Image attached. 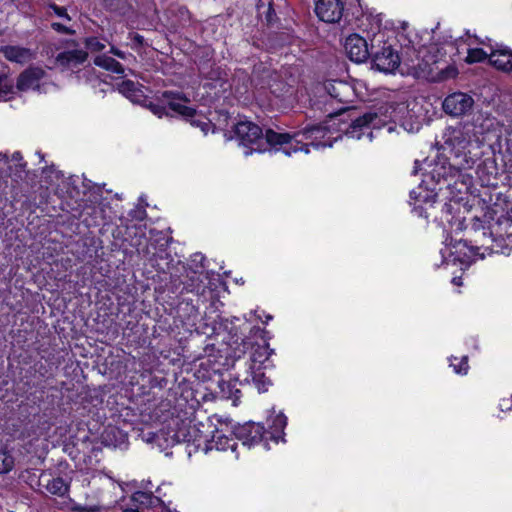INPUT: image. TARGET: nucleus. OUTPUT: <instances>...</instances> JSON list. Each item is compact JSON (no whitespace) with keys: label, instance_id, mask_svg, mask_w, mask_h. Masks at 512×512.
I'll use <instances>...</instances> for the list:
<instances>
[{"label":"nucleus","instance_id":"1","mask_svg":"<svg viewBox=\"0 0 512 512\" xmlns=\"http://www.w3.org/2000/svg\"><path fill=\"white\" fill-rule=\"evenodd\" d=\"M443 149L449 154V174L444 172V180L447 186L451 185V180L456 177L465 178L461 174L462 170L471 169L475 163L472 150L479 148L480 141L473 132L471 125L448 127L443 134Z\"/></svg>","mask_w":512,"mask_h":512},{"label":"nucleus","instance_id":"2","mask_svg":"<svg viewBox=\"0 0 512 512\" xmlns=\"http://www.w3.org/2000/svg\"><path fill=\"white\" fill-rule=\"evenodd\" d=\"M235 135L240 145L245 148L243 151L245 156L253 152H263L266 150V146H280L276 151L281 150L287 156H290L292 152L296 153L299 151L309 153V145L301 144L300 141L294 140L290 134L268 129L265 135H263L262 129L250 121L237 123Z\"/></svg>","mask_w":512,"mask_h":512},{"label":"nucleus","instance_id":"3","mask_svg":"<svg viewBox=\"0 0 512 512\" xmlns=\"http://www.w3.org/2000/svg\"><path fill=\"white\" fill-rule=\"evenodd\" d=\"M386 113L387 110L385 113L368 112L363 116L356 118L352 121L346 131L347 137L360 140L366 136L369 141H372L373 130L381 129L388 125L395 117V109H393L389 115Z\"/></svg>","mask_w":512,"mask_h":512},{"label":"nucleus","instance_id":"4","mask_svg":"<svg viewBox=\"0 0 512 512\" xmlns=\"http://www.w3.org/2000/svg\"><path fill=\"white\" fill-rule=\"evenodd\" d=\"M204 424L185 423L182 422L180 426V439L182 442L192 444L195 447L194 451H202L208 453L212 450L209 444V433L204 431Z\"/></svg>","mask_w":512,"mask_h":512},{"label":"nucleus","instance_id":"5","mask_svg":"<svg viewBox=\"0 0 512 512\" xmlns=\"http://www.w3.org/2000/svg\"><path fill=\"white\" fill-rule=\"evenodd\" d=\"M235 436L242 441L244 446L249 448L261 441L267 442L268 440L264 426L254 422L237 427L235 429ZM265 447L268 448L267 443H265Z\"/></svg>","mask_w":512,"mask_h":512},{"label":"nucleus","instance_id":"6","mask_svg":"<svg viewBox=\"0 0 512 512\" xmlns=\"http://www.w3.org/2000/svg\"><path fill=\"white\" fill-rule=\"evenodd\" d=\"M474 100L466 93L456 92L448 95L443 101L444 111L451 116L465 115L472 109Z\"/></svg>","mask_w":512,"mask_h":512},{"label":"nucleus","instance_id":"7","mask_svg":"<svg viewBox=\"0 0 512 512\" xmlns=\"http://www.w3.org/2000/svg\"><path fill=\"white\" fill-rule=\"evenodd\" d=\"M344 5L340 0H319L315 5L318 18L327 23L338 22L343 15Z\"/></svg>","mask_w":512,"mask_h":512},{"label":"nucleus","instance_id":"8","mask_svg":"<svg viewBox=\"0 0 512 512\" xmlns=\"http://www.w3.org/2000/svg\"><path fill=\"white\" fill-rule=\"evenodd\" d=\"M344 47L350 60L356 63L364 62L369 57L367 41L358 34L348 36Z\"/></svg>","mask_w":512,"mask_h":512},{"label":"nucleus","instance_id":"9","mask_svg":"<svg viewBox=\"0 0 512 512\" xmlns=\"http://www.w3.org/2000/svg\"><path fill=\"white\" fill-rule=\"evenodd\" d=\"M45 71L38 67H31L22 72L17 81V89L20 91L40 90L44 85Z\"/></svg>","mask_w":512,"mask_h":512},{"label":"nucleus","instance_id":"10","mask_svg":"<svg viewBox=\"0 0 512 512\" xmlns=\"http://www.w3.org/2000/svg\"><path fill=\"white\" fill-rule=\"evenodd\" d=\"M180 437V426H178L176 430L174 428H167L161 429L156 433H148L146 441L153 442L158 447L164 449L181 443Z\"/></svg>","mask_w":512,"mask_h":512},{"label":"nucleus","instance_id":"11","mask_svg":"<svg viewBox=\"0 0 512 512\" xmlns=\"http://www.w3.org/2000/svg\"><path fill=\"white\" fill-rule=\"evenodd\" d=\"M323 89L331 98L336 99L341 103L349 102L350 97L353 95L352 87L344 81H326L323 84Z\"/></svg>","mask_w":512,"mask_h":512},{"label":"nucleus","instance_id":"12","mask_svg":"<svg viewBox=\"0 0 512 512\" xmlns=\"http://www.w3.org/2000/svg\"><path fill=\"white\" fill-rule=\"evenodd\" d=\"M268 430H265L268 439L278 443L279 441L285 442L284 440V429L287 425V417L282 413H275L269 416L267 419Z\"/></svg>","mask_w":512,"mask_h":512},{"label":"nucleus","instance_id":"13","mask_svg":"<svg viewBox=\"0 0 512 512\" xmlns=\"http://www.w3.org/2000/svg\"><path fill=\"white\" fill-rule=\"evenodd\" d=\"M1 54L10 62L25 64L34 58V52L29 48L6 45L0 48Z\"/></svg>","mask_w":512,"mask_h":512},{"label":"nucleus","instance_id":"14","mask_svg":"<svg viewBox=\"0 0 512 512\" xmlns=\"http://www.w3.org/2000/svg\"><path fill=\"white\" fill-rule=\"evenodd\" d=\"M87 59V53L82 49H73L61 52L56 57V63L62 68L73 69L83 64Z\"/></svg>","mask_w":512,"mask_h":512},{"label":"nucleus","instance_id":"15","mask_svg":"<svg viewBox=\"0 0 512 512\" xmlns=\"http://www.w3.org/2000/svg\"><path fill=\"white\" fill-rule=\"evenodd\" d=\"M163 103L167 104L168 108L173 112L180 114L185 117H194L195 110L191 107L186 106L183 102H186L187 99L181 98L179 95H176L172 92H164L163 95Z\"/></svg>","mask_w":512,"mask_h":512},{"label":"nucleus","instance_id":"16","mask_svg":"<svg viewBox=\"0 0 512 512\" xmlns=\"http://www.w3.org/2000/svg\"><path fill=\"white\" fill-rule=\"evenodd\" d=\"M400 63L399 56L391 47H384L380 53L375 56V64L379 70L391 72L398 67Z\"/></svg>","mask_w":512,"mask_h":512},{"label":"nucleus","instance_id":"17","mask_svg":"<svg viewBox=\"0 0 512 512\" xmlns=\"http://www.w3.org/2000/svg\"><path fill=\"white\" fill-rule=\"evenodd\" d=\"M489 62L497 70L510 72L512 71V51L508 49L491 50Z\"/></svg>","mask_w":512,"mask_h":512},{"label":"nucleus","instance_id":"18","mask_svg":"<svg viewBox=\"0 0 512 512\" xmlns=\"http://www.w3.org/2000/svg\"><path fill=\"white\" fill-rule=\"evenodd\" d=\"M118 89L120 93L134 103H142L145 99L143 87L131 80L123 81Z\"/></svg>","mask_w":512,"mask_h":512},{"label":"nucleus","instance_id":"19","mask_svg":"<svg viewBox=\"0 0 512 512\" xmlns=\"http://www.w3.org/2000/svg\"><path fill=\"white\" fill-rule=\"evenodd\" d=\"M247 373L248 376L245 377L243 381L246 383L251 382L260 393L266 392L271 386V381L265 376L262 368H249Z\"/></svg>","mask_w":512,"mask_h":512},{"label":"nucleus","instance_id":"20","mask_svg":"<svg viewBox=\"0 0 512 512\" xmlns=\"http://www.w3.org/2000/svg\"><path fill=\"white\" fill-rule=\"evenodd\" d=\"M273 350L269 348L267 344L257 345L253 347L251 354V364L249 368H267L266 362H268Z\"/></svg>","mask_w":512,"mask_h":512},{"label":"nucleus","instance_id":"21","mask_svg":"<svg viewBox=\"0 0 512 512\" xmlns=\"http://www.w3.org/2000/svg\"><path fill=\"white\" fill-rule=\"evenodd\" d=\"M410 197L415 201V209L421 208L422 204L432 206L437 198V194L433 190H428L419 186L410 192Z\"/></svg>","mask_w":512,"mask_h":512},{"label":"nucleus","instance_id":"22","mask_svg":"<svg viewBox=\"0 0 512 512\" xmlns=\"http://www.w3.org/2000/svg\"><path fill=\"white\" fill-rule=\"evenodd\" d=\"M209 444L212 446V450L216 449L218 451H226L227 449L235 451L237 447V442L233 438H229L219 430H216L211 436Z\"/></svg>","mask_w":512,"mask_h":512},{"label":"nucleus","instance_id":"23","mask_svg":"<svg viewBox=\"0 0 512 512\" xmlns=\"http://www.w3.org/2000/svg\"><path fill=\"white\" fill-rule=\"evenodd\" d=\"M42 481L44 482L42 485L46 489V491L52 495L56 496H64L67 494L69 490L68 483L60 478V477H53L45 479L43 478Z\"/></svg>","mask_w":512,"mask_h":512},{"label":"nucleus","instance_id":"24","mask_svg":"<svg viewBox=\"0 0 512 512\" xmlns=\"http://www.w3.org/2000/svg\"><path fill=\"white\" fill-rule=\"evenodd\" d=\"M219 393L222 398L232 400L234 406L238 405L241 397V391L236 387V383L231 381H220L218 384Z\"/></svg>","mask_w":512,"mask_h":512},{"label":"nucleus","instance_id":"25","mask_svg":"<svg viewBox=\"0 0 512 512\" xmlns=\"http://www.w3.org/2000/svg\"><path fill=\"white\" fill-rule=\"evenodd\" d=\"M327 134V129L324 126H313L306 128L303 132V136L306 140H311L310 145L318 149L325 147L327 144L324 142H316L320 138H324Z\"/></svg>","mask_w":512,"mask_h":512},{"label":"nucleus","instance_id":"26","mask_svg":"<svg viewBox=\"0 0 512 512\" xmlns=\"http://www.w3.org/2000/svg\"><path fill=\"white\" fill-rule=\"evenodd\" d=\"M131 501L134 502L135 508L127 509L126 511L142 512L144 508L152 504L153 496L151 493L137 491L132 495Z\"/></svg>","mask_w":512,"mask_h":512},{"label":"nucleus","instance_id":"27","mask_svg":"<svg viewBox=\"0 0 512 512\" xmlns=\"http://www.w3.org/2000/svg\"><path fill=\"white\" fill-rule=\"evenodd\" d=\"M94 63H95V65L102 67V68H104L108 71H111L113 73H116V74L124 73V69H123L122 65L118 61L113 59L112 57L107 56L105 54L97 56L94 59Z\"/></svg>","mask_w":512,"mask_h":512},{"label":"nucleus","instance_id":"28","mask_svg":"<svg viewBox=\"0 0 512 512\" xmlns=\"http://www.w3.org/2000/svg\"><path fill=\"white\" fill-rule=\"evenodd\" d=\"M436 65V62H434L433 64H428V63H425V64H419L418 65V68L416 70V76L418 78H424V79H427L429 81H434L436 80V69L437 67L435 66Z\"/></svg>","mask_w":512,"mask_h":512},{"label":"nucleus","instance_id":"29","mask_svg":"<svg viewBox=\"0 0 512 512\" xmlns=\"http://www.w3.org/2000/svg\"><path fill=\"white\" fill-rule=\"evenodd\" d=\"M14 457L7 450L0 449V473L5 474L11 471L14 467Z\"/></svg>","mask_w":512,"mask_h":512},{"label":"nucleus","instance_id":"30","mask_svg":"<svg viewBox=\"0 0 512 512\" xmlns=\"http://www.w3.org/2000/svg\"><path fill=\"white\" fill-rule=\"evenodd\" d=\"M13 94V82L6 76L0 77V101H7Z\"/></svg>","mask_w":512,"mask_h":512},{"label":"nucleus","instance_id":"31","mask_svg":"<svg viewBox=\"0 0 512 512\" xmlns=\"http://www.w3.org/2000/svg\"><path fill=\"white\" fill-rule=\"evenodd\" d=\"M489 54L490 53L484 51L482 48L469 49L466 57V62L469 64L481 62L485 60L487 57L489 58Z\"/></svg>","mask_w":512,"mask_h":512},{"label":"nucleus","instance_id":"32","mask_svg":"<svg viewBox=\"0 0 512 512\" xmlns=\"http://www.w3.org/2000/svg\"><path fill=\"white\" fill-rule=\"evenodd\" d=\"M450 365L454 368V371L457 374H466L468 371V359L466 356L462 357L461 359H450Z\"/></svg>","mask_w":512,"mask_h":512},{"label":"nucleus","instance_id":"33","mask_svg":"<svg viewBox=\"0 0 512 512\" xmlns=\"http://www.w3.org/2000/svg\"><path fill=\"white\" fill-rule=\"evenodd\" d=\"M86 47L91 51L97 52L103 50L105 48V44L97 37H90L86 39Z\"/></svg>","mask_w":512,"mask_h":512},{"label":"nucleus","instance_id":"34","mask_svg":"<svg viewBox=\"0 0 512 512\" xmlns=\"http://www.w3.org/2000/svg\"><path fill=\"white\" fill-rule=\"evenodd\" d=\"M191 124L199 127L204 132V134H207L210 129V123L204 119H192Z\"/></svg>","mask_w":512,"mask_h":512},{"label":"nucleus","instance_id":"35","mask_svg":"<svg viewBox=\"0 0 512 512\" xmlns=\"http://www.w3.org/2000/svg\"><path fill=\"white\" fill-rule=\"evenodd\" d=\"M51 27L59 33H63V34H73L74 33V31L72 29L66 27L65 25H63L61 23L54 22L51 24Z\"/></svg>","mask_w":512,"mask_h":512},{"label":"nucleus","instance_id":"36","mask_svg":"<svg viewBox=\"0 0 512 512\" xmlns=\"http://www.w3.org/2000/svg\"><path fill=\"white\" fill-rule=\"evenodd\" d=\"M50 8L53 10V12H54L57 16H59V17H61V18H65V19H67V20H70V17H69V15H68V13H67L66 8H64V7H59V6H57V5H51V6H50Z\"/></svg>","mask_w":512,"mask_h":512},{"label":"nucleus","instance_id":"37","mask_svg":"<svg viewBox=\"0 0 512 512\" xmlns=\"http://www.w3.org/2000/svg\"><path fill=\"white\" fill-rule=\"evenodd\" d=\"M69 512H97V508L74 505L73 507H71Z\"/></svg>","mask_w":512,"mask_h":512},{"label":"nucleus","instance_id":"38","mask_svg":"<svg viewBox=\"0 0 512 512\" xmlns=\"http://www.w3.org/2000/svg\"><path fill=\"white\" fill-rule=\"evenodd\" d=\"M150 109L151 111L155 114V115H158L159 117H162V115L165 113V109L166 107L164 106H160L158 104H150Z\"/></svg>","mask_w":512,"mask_h":512},{"label":"nucleus","instance_id":"39","mask_svg":"<svg viewBox=\"0 0 512 512\" xmlns=\"http://www.w3.org/2000/svg\"><path fill=\"white\" fill-rule=\"evenodd\" d=\"M11 161L18 163L17 166H19L20 168H23L25 166L24 163H21L22 155L20 154V152H14L11 156Z\"/></svg>","mask_w":512,"mask_h":512},{"label":"nucleus","instance_id":"40","mask_svg":"<svg viewBox=\"0 0 512 512\" xmlns=\"http://www.w3.org/2000/svg\"><path fill=\"white\" fill-rule=\"evenodd\" d=\"M111 53L114 54L115 56L121 58V59H124L125 58V53L120 51L119 49L115 48V47H111Z\"/></svg>","mask_w":512,"mask_h":512},{"label":"nucleus","instance_id":"41","mask_svg":"<svg viewBox=\"0 0 512 512\" xmlns=\"http://www.w3.org/2000/svg\"><path fill=\"white\" fill-rule=\"evenodd\" d=\"M205 260V257L202 254H195L193 256V262H199L201 266H203V261Z\"/></svg>","mask_w":512,"mask_h":512},{"label":"nucleus","instance_id":"42","mask_svg":"<svg viewBox=\"0 0 512 512\" xmlns=\"http://www.w3.org/2000/svg\"><path fill=\"white\" fill-rule=\"evenodd\" d=\"M145 214H146V213H145V210H139V211H138V215H136L135 217H136L137 219H139V220H142V219H144Z\"/></svg>","mask_w":512,"mask_h":512},{"label":"nucleus","instance_id":"43","mask_svg":"<svg viewBox=\"0 0 512 512\" xmlns=\"http://www.w3.org/2000/svg\"><path fill=\"white\" fill-rule=\"evenodd\" d=\"M508 402H509L508 400H503V403H500L501 409H503L504 407L508 410L511 409V407L508 405L509 404Z\"/></svg>","mask_w":512,"mask_h":512},{"label":"nucleus","instance_id":"44","mask_svg":"<svg viewBox=\"0 0 512 512\" xmlns=\"http://www.w3.org/2000/svg\"><path fill=\"white\" fill-rule=\"evenodd\" d=\"M452 282L457 286H460L462 284L460 277L453 278Z\"/></svg>","mask_w":512,"mask_h":512},{"label":"nucleus","instance_id":"45","mask_svg":"<svg viewBox=\"0 0 512 512\" xmlns=\"http://www.w3.org/2000/svg\"><path fill=\"white\" fill-rule=\"evenodd\" d=\"M0 159L3 160L5 163L8 162V157L6 154H1L0 153Z\"/></svg>","mask_w":512,"mask_h":512},{"label":"nucleus","instance_id":"46","mask_svg":"<svg viewBox=\"0 0 512 512\" xmlns=\"http://www.w3.org/2000/svg\"><path fill=\"white\" fill-rule=\"evenodd\" d=\"M394 130V126L389 125L387 131L391 133Z\"/></svg>","mask_w":512,"mask_h":512}]
</instances>
